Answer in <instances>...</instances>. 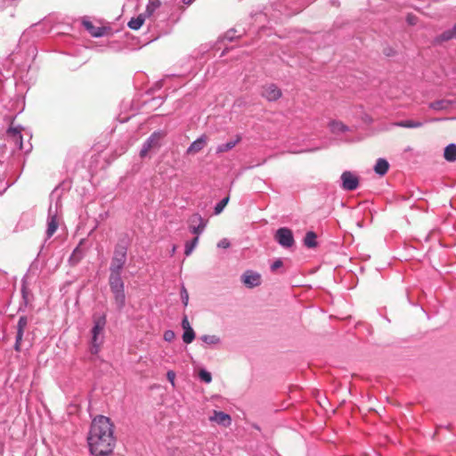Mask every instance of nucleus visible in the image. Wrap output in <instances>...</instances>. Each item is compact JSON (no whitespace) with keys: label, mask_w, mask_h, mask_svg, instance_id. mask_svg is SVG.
<instances>
[{"label":"nucleus","mask_w":456,"mask_h":456,"mask_svg":"<svg viewBox=\"0 0 456 456\" xmlns=\"http://www.w3.org/2000/svg\"><path fill=\"white\" fill-rule=\"evenodd\" d=\"M408 21H409L410 24H414L415 23L411 17L408 18Z\"/></svg>","instance_id":"37998d69"},{"label":"nucleus","mask_w":456,"mask_h":456,"mask_svg":"<svg viewBox=\"0 0 456 456\" xmlns=\"http://www.w3.org/2000/svg\"><path fill=\"white\" fill-rule=\"evenodd\" d=\"M396 125L398 126H402V127L416 128V127H420L422 126V123L418 122V121H412V120H405V121L398 122Z\"/></svg>","instance_id":"c85d7f7f"},{"label":"nucleus","mask_w":456,"mask_h":456,"mask_svg":"<svg viewBox=\"0 0 456 456\" xmlns=\"http://www.w3.org/2000/svg\"><path fill=\"white\" fill-rule=\"evenodd\" d=\"M240 141V136L237 135L235 139L230 140L225 143L219 144L216 147V153H223L225 151H229L233 149L237 143Z\"/></svg>","instance_id":"dca6fc26"},{"label":"nucleus","mask_w":456,"mask_h":456,"mask_svg":"<svg viewBox=\"0 0 456 456\" xmlns=\"http://www.w3.org/2000/svg\"><path fill=\"white\" fill-rule=\"evenodd\" d=\"M274 239L283 248H290L295 242L291 230L286 227L278 229Z\"/></svg>","instance_id":"39448f33"},{"label":"nucleus","mask_w":456,"mask_h":456,"mask_svg":"<svg viewBox=\"0 0 456 456\" xmlns=\"http://www.w3.org/2000/svg\"><path fill=\"white\" fill-rule=\"evenodd\" d=\"M164 135L162 132H154L143 143L140 151L141 158L146 157L151 151L159 149L160 147V141Z\"/></svg>","instance_id":"20e7f679"},{"label":"nucleus","mask_w":456,"mask_h":456,"mask_svg":"<svg viewBox=\"0 0 456 456\" xmlns=\"http://www.w3.org/2000/svg\"><path fill=\"white\" fill-rule=\"evenodd\" d=\"M190 231L199 237L207 226V221L199 214H194L190 219Z\"/></svg>","instance_id":"1a4fd4ad"},{"label":"nucleus","mask_w":456,"mask_h":456,"mask_svg":"<svg viewBox=\"0 0 456 456\" xmlns=\"http://www.w3.org/2000/svg\"><path fill=\"white\" fill-rule=\"evenodd\" d=\"M57 209L53 210L52 206L49 208L46 235L52 237L58 228Z\"/></svg>","instance_id":"9d476101"},{"label":"nucleus","mask_w":456,"mask_h":456,"mask_svg":"<svg viewBox=\"0 0 456 456\" xmlns=\"http://www.w3.org/2000/svg\"><path fill=\"white\" fill-rule=\"evenodd\" d=\"M304 243L307 248H314L317 245L316 234L314 232H307Z\"/></svg>","instance_id":"bb28decb"},{"label":"nucleus","mask_w":456,"mask_h":456,"mask_svg":"<svg viewBox=\"0 0 456 456\" xmlns=\"http://www.w3.org/2000/svg\"><path fill=\"white\" fill-rule=\"evenodd\" d=\"M452 105V102L448 100H440L431 102L429 107L436 110H446Z\"/></svg>","instance_id":"393cba45"},{"label":"nucleus","mask_w":456,"mask_h":456,"mask_svg":"<svg viewBox=\"0 0 456 456\" xmlns=\"http://www.w3.org/2000/svg\"><path fill=\"white\" fill-rule=\"evenodd\" d=\"M182 328L183 330V341L185 344H191L195 338V332L191 328L187 316H184L182 320Z\"/></svg>","instance_id":"9b49d317"},{"label":"nucleus","mask_w":456,"mask_h":456,"mask_svg":"<svg viewBox=\"0 0 456 456\" xmlns=\"http://www.w3.org/2000/svg\"><path fill=\"white\" fill-rule=\"evenodd\" d=\"M175 333L171 330H166L164 332V335H163V338L167 341V342H171L175 339Z\"/></svg>","instance_id":"72a5a7b5"},{"label":"nucleus","mask_w":456,"mask_h":456,"mask_svg":"<svg viewBox=\"0 0 456 456\" xmlns=\"http://www.w3.org/2000/svg\"><path fill=\"white\" fill-rule=\"evenodd\" d=\"M159 6V0H149L143 13L146 14V17H151Z\"/></svg>","instance_id":"b1692460"},{"label":"nucleus","mask_w":456,"mask_h":456,"mask_svg":"<svg viewBox=\"0 0 456 456\" xmlns=\"http://www.w3.org/2000/svg\"><path fill=\"white\" fill-rule=\"evenodd\" d=\"M87 441L91 453L95 456H105L112 452L116 439L109 418L100 415L93 419Z\"/></svg>","instance_id":"f257e3e1"},{"label":"nucleus","mask_w":456,"mask_h":456,"mask_svg":"<svg viewBox=\"0 0 456 456\" xmlns=\"http://www.w3.org/2000/svg\"><path fill=\"white\" fill-rule=\"evenodd\" d=\"M200 340L204 343L205 347L216 346L221 343V338L216 335H203Z\"/></svg>","instance_id":"6ab92c4d"},{"label":"nucleus","mask_w":456,"mask_h":456,"mask_svg":"<svg viewBox=\"0 0 456 456\" xmlns=\"http://www.w3.org/2000/svg\"><path fill=\"white\" fill-rule=\"evenodd\" d=\"M21 341H22V339H19V335H16V340H15L14 349H15L17 352L20 351V344H21Z\"/></svg>","instance_id":"ea45409f"},{"label":"nucleus","mask_w":456,"mask_h":456,"mask_svg":"<svg viewBox=\"0 0 456 456\" xmlns=\"http://www.w3.org/2000/svg\"><path fill=\"white\" fill-rule=\"evenodd\" d=\"M283 262L281 259H277L272 264L271 270L273 272H275L278 268H281Z\"/></svg>","instance_id":"4c0bfd02"},{"label":"nucleus","mask_w":456,"mask_h":456,"mask_svg":"<svg viewBox=\"0 0 456 456\" xmlns=\"http://www.w3.org/2000/svg\"><path fill=\"white\" fill-rule=\"evenodd\" d=\"M228 202L229 197L224 198L220 202H218L215 207V214L219 215L224 210Z\"/></svg>","instance_id":"c756f323"},{"label":"nucleus","mask_w":456,"mask_h":456,"mask_svg":"<svg viewBox=\"0 0 456 456\" xmlns=\"http://www.w3.org/2000/svg\"><path fill=\"white\" fill-rule=\"evenodd\" d=\"M207 144L206 135H201L200 138L195 140L187 149V153H197L200 151Z\"/></svg>","instance_id":"2eb2a0df"},{"label":"nucleus","mask_w":456,"mask_h":456,"mask_svg":"<svg viewBox=\"0 0 456 456\" xmlns=\"http://www.w3.org/2000/svg\"><path fill=\"white\" fill-rule=\"evenodd\" d=\"M85 28L88 30V32L94 37H100L104 35L105 28L101 27H95L90 21L83 22Z\"/></svg>","instance_id":"f3484780"},{"label":"nucleus","mask_w":456,"mask_h":456,"mask_svg":"<svg viewBox=\"0 0 456 456\" xmlns=\"http://www.w3.org/2000/svg\"><path fill=\"white\" fill-rule=\"evenodd\" d=\"M452 30L456 33V24L453 26Z\"/></svg>","instance_id":"c03bdc74"},{"label":"nucleus","mask_w":456,"mask_h":456,"mask_svg":"<svg viewBox=\"0 0 456 456\" xmlns=\"http://www.w3.org/2000/svg\"><path fill=\"white\" fill-rule=\"evenodd\" d=\"M145 19H146V14L145 13H141L137 17L132 18L128 21L127 26L131 29L138 30L143 25V23L145 21Z\"/></svg>","instance_id":"a211bd4d"},{"label":"nucleus","mask_w":456,"mask_h":456,"mask_svg":"<svg viewBox=\"0 0 456 456\" xmlns=\"http://www.w3.org/2000/svg\"><path fill=\"white\" fill-rule=\"evenodd\" d=\"M195 0H183V3L185 4V5H190Z\"/></svg>","instance_id":"a19ab883"},{"label":"nucleus","mask_w":456,"mask_h":456,"mask_svg":"<svg viewBox=\"0 0 456 456\" xmlns=\"http://www.w3.org/2000/svg\"><path fill=\"white\" fill-rule=\"evenodd\" d=\"M209 420L217 423L223 427H229L232 423L231 416L224 411H215L209 417Z\"/></svg>","instance_id":"f8f14e48"},{"label":"nucleus","mask_w":456,"mask_h":456,"mask_svg":"<svg viewBox=\"0 0 456 456\" xmlns=\"http://www.w3.org/2000/svg\"><path fill=\"white\" fill-rule=\"evenodd\" d=\"M106 325V318L104 315L94 318V326L91 330L90 353L98 354L104 342V329Z\"/></svg>","instance_id":"f03ea898"},{"label":"nucleus","mask_w":456,"mask_h":456,"mask_svg":"<svg viewBox=\"0 0 456 456\" xmlns=\"http://www.w3.org/2000/svg\"><path fill=\"white\" fill-rule=\"evenodd\" d=\"M22 130L23 127L21 126H15L13 118H10V126L7 129L6 134L20 149H22Z\"/></svg>","instance_id":"423d86ee"},{"label":"nucleus","mask_w":456,"mask_h":456,"mask_svg":"<svg viewBox=\"0 0 456 456\" xmlns=\"http://www.w3.org/2000/svg\"><path fill=\"white\" fill-rule=\"evenodd\" d=\"M181 298H182V301L184 305H188V301H189V295H188V292L186 290V289L184 287L182 288L181 289Z\"/></svg>","instance_id":"f704fd0d"},{"label":"nucleus","mask_w":456,"mask_h":456,"mask_svg":"<svg viewBox=\"0 0 456 456\" xmlns=\"http://www.w3.org/2000/svg\"><path fill=\"white\" fill-rule=\"evenodd\" d=\"M175 251V247L174 246L172 248V252L174 253Z\"/></svg>","instance_id":"a18cd8bd"},{"label":"nucleus","mask_w":456,"mask_h":456,"mask_svg":"<svg viewBox=\"0 0 456 456\" xmlns=\"http://www.w3.org/2000/svg\"><path fill=\"white\" fill-rule=\"evenodd\" d=\"M235 37H237V36H236V30H234V29L228 30L224 35V38L227 39L228 41H232Z\"/></svg>","instance_id":"c9c22d12"},{"label":"nucleus","mask_w":456,"mask_h":456,"mask_svg":"<svg viewBox=\"0 0 456 456\" xmlns=\"http://www.w3.org/2000/svg\"><path fill=\"white\" fill-rule=\"evenodd\" d=\"M126 247L117 245L111 259L110 271L121 272L126 262Z\"/></svg>","instance_id":"7ed1b4c3"},{"label":"nucleus","mask_w":456,"mask_h":456,"mask_svg":"<svg viewBox=\"0 0 456 456\" xmlns=\"http://www.w3.org/2000/svg\"><path fill=\"white\" fill-rule=\"evenodd\" d=\"M455 36H456V33L452 29H449V30L444 31L443 34H441L440 40L447 41V40L452 39Z\"/></svg>","instance_id":"473e14b6"},{"label":"nucleus","mask_w":456,"mask_h":456,"mask_svg":"<svg viewBox=\"0 0 456 456\" xmlns=\"http://www.w3.org/2000/svg\"><path fill=\"white\" fill-rule=\"evenodd\" d=\"M262 95L268 101H276L281 96V92L275 85H269L264 87Z\"/></svg>","instance_id":"4468645a"},{"label":"nucleus","mask_w":456,"mask_h":456,"mask_svg":"<svg viewBox=\"0 0 456 456\" xmlns=\"http://www.w3.org/2000/svg\"><path fill=\"white\" fill-rule=\"evenodd\" d=\"M444 157L447 161L453 162L456 160V144L450 143L444 149Z\"/></svg>","instance_id":"5701e85b"},{"label":"nucleus","mask_w":456,"mask_h":456,"mask_svg":"<svg viewBox=\"0 0 456 456\" xmlns=\"http://www.w3.org/2000/svg\"><path fill=\"white\" fill-rule=\"evenodd\" d=\"M231 246V243L228 239L224 238L218 243L217 247L220 248H228Z\"/></svg>","instance_id":"e433bc0d"},{"label":"nucleus","mask_w":456,"mask_h":456,"mask_svg":"<svg viewBox=\"0 0 456 456\" xmlns=\"http://www.w3.org/2000/svg\"><path fill=\"white\" fill-rule=\"evenodd\" d=\"M241 281L246 287L252 289L261 284V275L256 272L248 270L242 274Z\"/></svg>","instance_id":"6e6552de"},{"label":"nucleus","mask_w":456,"mask_h":456,"mask_svg":"<svg viewBox=\"0 0 456 456\" xmlns=\"http://www.w3.org/2000/svg\"><path fill=\"white\" fill-rule=\"evenodd\" d=\"M200 379L205 383L208 384L212 381V375L206 370H200L199 372Z\"/></svg>","instance_id":"7c9ffc66"},{"label":"nucleus","mask_w":456,"mask_h":456,"mask_svg":"<svg viewBox=\"0 0 456 456\" xmlns=\"http://www.w3.org/2000/svg\"><path fill=\"white\" fill-rule=\"evenodd\" d=\"M330 129L334 134H340L349 131V127L340 121L333 120L329 124Z\"/></svg>","instance_id":"412c9836"},{"label":"nucleus","mask_w":456,"mask_h":456,"mask_svg":"<svg viewBox=\"0 0 456 456\" xmlns=\"http://www.w3.org/2000/svg\"><path fill=\"white\" fill-rule=\"evenodd\" d=\"M28 325V319L26 316H20L18 324H17V334L19 335V339H22L23 333Z\"/></svg>","instance_id":"a878e982"},{"label":"nucleus","mask_w":456,"mask_h":456,"mask_svg":"<svg viewBox=\"0 0 456 456\" xmlns=\"http://www.w3.org/2000/svg\"><path fill=\"white\" fill-rule=\"evenodd\" d=\"M167 378L168 381L172 384L173 387H175V373L173 370H168L167 373Z\"/></svg>","instance_id":"58836bf2"},{"label":"nucleus","mask_w":456,"mask_h":456,"mask_svg":"<svg viewBox=\"0 0 456 456\" xmlns=\"http://www.w3.org/2000/svg\"><path fill=\"white\" fill-rule=\"evenodd\" d=\"M78 252H80L79 248H76L74 249V251H73V254H72L71 258H73V257L76 256V254H77V253H78Z\"/></svg>","instance_id":"79ce46f5"},{"label":"nucleus","mask_w":456,"mask_h":456,"mask_svg":"<svg viewBox=\"0 0 456 456\" xmlns=\"http://www.w3.org/2000/svg\"><path fill=\"white\" fill-rule=\"evenodd\" d=\"M389 168V164L385 159H379L374 166V171L379 175H384Z\"/></svg>","instance_id":"aec40b11"},{"label":"nucleus","mask_w":456,"mask_h":456,"mask_svg":"<svg viewBox=\"0 0 456 456\" xmlns=\"http://www.w3.org/2000/svg\"><path fill=\"white\" fill-rule=\"evenodd\" d=\"M114 295L115 304L117 305L118 309L121 310L126 304V296L125 291L123 289L111 291Z\"/></svg>","instance_id":"4be33fe9"},{"label":"nucleus","mask_w":456,"mask_h":456,"mask_svg":"<svg viewBox=\"0 0 456 456\" xmlns=\"http://www.w3.org/2000/svg\"><path fill=\"white\" fill-rule=\"evenodd\" d=\"M109 283L111 291L123 289L124 282L121 278V272L110 271Z\"/></svg>","instance_id":"ddd939ff"},{"label":"nucleus","mask_w":456,"mask_h":456,"mask_svg":"<svg viewBox=\"0 0 456 456\" xmlns=\"http://www.w3.org/2000/svg\"><path fill=\"white\" fill-rule=\"evenodd\" d=\"M198 242H199V237L196 236L193 240H191V241H187L185 243V250H184V254L186 256H190L192 251L194 250V248L197 247L198 245Z\"/></svg>","instance_id":"cd10ccee"},{"label":"nucleus","mask_w":456,"mask_h":456,"mask_svg":"<svg viewBox=\"0 0 456 456\" xmlns=\"http://www.w3.org/2000/svg\"><path fill=\"white\" fill-rule=\"evenodd\" d=\"M342 188L346 191H354L359 185L358 177L350 171H345L341 175Z\"/></svg>","instance_id":"0eeeda50"},{"label":"nucleus","mask_w":456,"mask_h":456,"mask_svg":"<svg viewBox=\"0 0 456 456\" xmlns=\"http://www.w3.org/2000/svg\"><path fill=\"white\" fill-rule=\"evenodd\" d=\"M455 36H456V33L452 29H449V30L444 31L443 34H441L440 40L447 41V40L452 39Z\"/></svg>","instance_id":"2f4dec72"}]
</instances>
